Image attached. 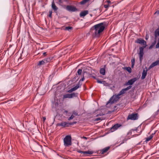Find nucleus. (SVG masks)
<instances>
[{
  "label": "nucleus",
  "instance_id": "1",
  "mask_svg": "<svg viewBox=\"0 0 159 159\" xmlns=\"http://www.w3.org/2000/svg\"><path fill=\"white\" fill-rule=\"evenodd\" d=\"M105 28L104 22L99 23L95 25L92 27L90 30V32L94 37H98L99 36L100 33L102 32Z\"/></svg>",
  "mask_w": 159,
  "mask_h": 159
},
{
  "label": "nucleus",
  "instance_id": "2",
  "mask_svg": "<svg viewBox=\"0 0 159 159\" xmlns=\"http://www.w3.org/2000/svg\"><path fill=\"white\" fill-rule=\"evenodd\" d=\"M135 43L145 45L144 46L141 47L139 48V60L140 61H141L143 60V56L144 54L143 50L146 46V43L144 40L142 39H137L135 41Z\"/></svg>",
  "mask_w": 159,
  "mask_h": 159
},
{
  "label": "nucleus",
  "instance_id": "3",
  "mask_svg": "<svg viewBox=\"0 0 159 159\" xmlns=\"http://www.w3.org/2000/svg\"><path fill=\"white\" fill-rule=\"evenodd\" d=\"M123 94H124V93L121 90L118 94L113 95L107 102V105L109 103H110L111 104L114 103L120 98V96Z\"/></svg>",
  "mask_w": 159,
  "mask_h": 159
},
{
  "label": "nucleus",
  "instance_id": "4",
  "mask_svg": "<svg viewBox=\"0 0 159 159\" xmlns=\"http://www.w3.org/2000/svg\"><path fill=\"white\" fill-rule=\"evenodd\" d=\"M71 138L70 135H66L64 139V145L66 147H68L71 145Z\"/></svg>",
  "mask_w": 159,
  "mask_h": 159
},
{
  "label": "nucleus",
  "instance_id": "5",
  "mask_svg": "<svg viewBox=\"0 0 159 159\" xmlns=\"http://www.w3.org/2000/svg\"><path fill=\"white\" fill-rule=\"evenodd\" d=\"M138 118V116L137 113H132L128 115L127 119L135 120H137Z\"/></svg>",
  "mask_w": 159,
  "mask_h": 159
},
{
  "label": "nucleus",
  "instance_id": "6",
  "mask_svg": "<svg viewBox=\"0 0 159 159\" xmlns=\"http://www.w3.org/2000/svg\"><path fill=\"white\" fill-rule=\"evenodd\" d=\"M66 10L70 12H75L77 11V9L73 6L67 5L66 7Z\"/></svg>",
  "mask_w": 159,
  "mask_h": 159
},
{
  "label": "nucleus",
  "instance_id": "7",
  "mask_svg": "<svg viewBox=\"0 0 159 159\" xmlns=\"http://www.w3.org/2000/svg\"><path fill=\"white\" fill-rule=\"evenodd\" d=\"M137 79H138L137 78H134L133 79L129 80L128 81L125 83V85H131L133 84L134 83V82L137 80Z\"/></svg>",
  "mask_w": 159,
  "mask_h": 159
},
{
  "label": "nucleus",
  "instance_id": "8",
  "mask_svg": "<svg viewBox=\"0 0 159 159\" xmlns=\"http://www.w3.org/2000/svg\"><path fill=\"white\" fill-rule=\"evenodd\" d=\"M81 84H80V83H78L74 87L71 88L68 92H71L74 91L78 88H80L81 87Z\"/></svg>",
  "mask_w": 159,
  "mask_h": 159
},
{
  "label": "nucleus",
  "instance_id": "9",
  "mask_svg": "<svg viewBox=\"0 0 159 159\" xmlns=\"http://www.w3.org/2000/svg\"><path fill=\"white\" fill-rule=\"evenodd\" d=\"M121 125L120 124H117L114 125L111 129V132H113L120 127Z\"/></svg>",
  "mask_w": 159,
  "mask_h": 159
},
{
  "label": "nucleus",
  "instance_id": "10",
  "mask_svg": "<svg viewBox=\"0 0 159 159\" xmlns=\"http://www.w3.org/2000/svg\"><path fill=\"white\" fill-rule=\"evenodd\" d=\"M159 65V59L157 60L155 62L152 63L149 66V69H150L155 66H157Z\"/></svg>",
  "mask_w": 159,
  "mask_h": 159
},
{
  "label": "nucleus",
  "instance_id": "11",
  "mask_svg": "<svg viewBox=\"0 0 159 159\" xmlns=\"http://www.w3.org/2000/svg\"><path fill=\"white\" fill-rule=\"evenodd\" d=\"M68 124L67 122H63L59 123H58L57 124V126H62L64 127H68Z\"/></svg>",
  "mask_w": 159,
  "mask_h": 159
},
{
  "label": "nucleus",
  "instance_id": "12",
  "mask_svg": "<svg viewBox=\"0 0 159 159\" xmlns=\"http://www.w3.org/2000/svg\"><path fill=\"white\" fill-rule=\"evenodd\" d=\"M51 7L55 11H57L58 9V8L55 4L54 0L52 2Z\"/></svg>",
  "mask_w": 159,
  "mask_h": 159
},
{
  "label": "nucleus",
  "instance_id": "13",
  "mask_svg": "<svg viewBox=\"0 0 159 159\" xmlns=\"http://www.w3.org/2000/svg\"><path fill=\"white\" fill-rule=\"evenodd\" d=\"M157 131H155L154 133H152L151 135L149 136L146 138V141L147 142L149 141L153 137L154 135L156 134V133Z\"/></svg>",
  "mask_w": 159,
  "mask_h": 159
},
{
  "label": "nucleus",
  "instance_id": "14",
  "mask_svg": "<svg viewBox=\"0 0 159 159\" xmlns=\"http://www.w3.org/2000/svg\"><path fill=\"white\" fill-rule=\"evenodd\" d=\"M88 13V11L87 10H84L81 11L80 14V17H84Z\"/></svg>",
  "mask_w": 159,
  "mask_h": 159
},
{
  "label": "nucleus",
  "instance_id": "15",
  "mask_svg": "<svg viewBox=\"0 0 159 159\" xmlns=\"http://www.w3.org/2000/svg\"><path fill=\"white\" fill-rule=\"evenodd\" d=\"M147 75V70H145L144 69L143 70V72L142 73V75L141 77V79L142 80H143L145 78L146 76Z\"/></svg>",
  "mask_w": 159,
  "mask_h": 159
},
{
  "label": "nucleus",
  "instance_id": "16",
  "mask_svg": "<svg viewBox=\"0 0 159 159\" xmlns=\"http://www.w3.org/2000/svg\"><path fill=\"white\" fill-rule=\"evenodd\" d=\"M132 87V86L131 85H129L126 88L122 89L121 90V91L123 92V93L124 94L125 93L126 91L129 89H130Z\"/></svg>",
  "mask_w": 159,
  "mask_h": 159
},
{
  "label": "nucleus",
  "instance_id": "17",
  "mask_svg": "<svg viewBox=\"0 0 159 159\" xmlns=\"http://www.w3.org/2000/svg\"><path fill=\"white\" fill-rule=\"evenodd\" d=\"M110 147H106L101 151V152L102 154H103L104 153L106 152L109 149Z\"/></svg>",
  "mask_w": 159,
  "mask_h": 159
},
{
  "label": "nucleus",
  "instance_id": "18",
  "mask_svg": "<svg viewBox=\"0 0 159 159\" xmlns=\"http://www.w3.org/2000/svg\"><path fill=\"white\" fill-rule=\"evenodd\" d=\"M79 152L81 153L82 152L84 154H93V152L92 151H84V152H82V151H79L78 152Z\"/></svg>",
  "mask_w": 159,
  "mask_h": 159
},
{
  "label": "nucleus",
  "instance_id": "19",
  "mask_svg": "<svg viewBox=\"0 0 159 159\" xmlns=\"http://www.w3.org/2000/svg\"><path fill=\"white\" fill-rule=\"evenodd\" d=\"M155 37L157 38V36L159 35V26L158 28L155 30Z\"/></svg>",
  "mask_w": 159,
  "mask_h": 159
},
{
  "label": "nucleus",
  "instance_id": "20",
  "mask_svg": "<svg viewBox=\"0 0 159 159\" xmlns=\"http://www.w3.org/2000/svg\"><path fill=\"white\" fill-rule=\"evenodd\" d=\"M100 74L102 75H104L105 74V70L104 68H101L100 70Z\"/></svg>",
  "mask_w": 159,
  "mask_h": 159
},
{
  "label": "nucleus",
  "instance_id": "21",
  "mask_svg": "<svg viewBox=\"0 0 159 159\" xmlns=\"http://www.w3.org/2000/svg\"><path fill=\"white\" fill-rule=\"evenodd\" d=\"M78 95V93H73L71 94H70L71 98H73L74 97H77Z\"/></svg>",
  "mask_w": 159,
  "mask_h": 159
},
{
  "label": "nucleus",
  "instance_id": "22",
  "mask_svg": "<svg viewBox=\"0 0 159 159\" xmlns=\"http://www.w3.org/2000/svg\"><path fill=\"white\" fill-rule=\"evenodd\" d=\"M63 99H65V98H70V94H66L63 95Z\"/></svg>",
  "mask_w": 159,
  "mask_h": 159
},
{
  "label": "nucleus",
  "instance_id": "23",
  "mask_svg": "<svg viewBox=\"0 0 159 159\" xmlns=\"http://www.w3.org/2000/svg\"><path fill=\"white\" fill-rule=\"evenodd\" d=\"M44 61L43 60L40 61L38 63L37 65L39 66H41V65H43L45 63Z\"/></svg>",
  "mask_w": 159,
  "mask_h": 159
},
{
  "label": "nucleus",
  "instance_id": "24",
  "mask_svg": "<svg viewBox=\"0 0 159 159\" xmlns=\"http://www.w3.org/2000/svg\"><path fill=\"white\" fill-rule=\"evenodd\" d=\"M125 69L129 73H130L131 72V69L130 67H125Z\"/></svg>",
  "mask_w": 159,
  "mask_h": 159
},
{
  "label": "nucleus",
  "instance_id": "25",
  "mask_svg": "<svg viewBox=\"0 0 159 159\" xmlns=\"http://www.w3.org/2000/svg\"><path fill=\"white\" fill-rule=\"evenodd\" d=\"M89 0H83L80 2V3L81 4L83 5L89 1Z\"/></svg>",
  "mask_w": 159,
  "mask_h": 159
},
{
  "label": "nucleus",
  "instance_id": "26",
  "mask_svg": "<svg viewBox=\"0 0 159 159\" xmlns=\"http://www.w3.org/2000/svg\"><path fill=\"white\" fill-rule=\"evenodd\" d=\"M51 60V59L50 58H46L44 59L43 61H44V63H46L49 62Z\"/></svg>",
  "mask_w": 159,
  "mask_h": 159
},
{
  "label": "nucleus",
  "instance_id": "27",
  "mask_svg": "<svg viewBox=\"0 0 159 159\" xmlns=\"http://www.w3.org/2000/svg\"><path fill=\"white\" fill-rule=\"evenodd\" d=\"M72 29V27L70 26H66L65 28V30H66L69 31L70 30H71Z\"/></svg>",
  "mask_w": 159,
  "mask_h": 159
},
{
  "label": "nucleus",
  "instance_id": "28",
  "mask_svg": "<svg viewBox=\"0 0 159 159\" xmlns=\"http://www.w3.org/2000/svg\"><path fill=\"white\" fill-rule=\"evenodd\" d=\"M77 122L76 121L73 122H72L69 123L67 122V124H68V127H69L70 125H73L74 124H76Z\"/></svg>",
  "mask_w": 159,
  "mask_h": 159
},
{
  "label": "nucleus",
  "instance_id": "29",
  "mask_svg": "<svg viewBox=\"0 0 159 159\" xmlns=\"http://www.w3.org/2000/svg\"><path fill=\"white\" fill-rule=\"evenodd\" d=\"M132 67H133L135 63V59L133 58L131 60Z\"/></svg>",
  "mask_w": 159,
  "mask_h": 159
},
{
  "label": "nucleus",
  "instance_id": "30",
  "mask_svg": "<svg viewBox=\"0 0 159 159\" xmlns=\"http://www.w3.org/2000/svg\"><path fill=\"white\" fill-rule=\"evenodd\" d=\"M72 115L74 116H77L78 115V113L77 111H73L72 112Z\"/></svg>",
  "mask_w": 159,
  "mask_h": 159
},
{
  "label": "nucleus",
  "instance_id": "31",
  "mask_svg": "<svg viewBox=\"0 0 159 159\" xmlns=\"http://www.w3.org/2000/svg\"><path fill=\"white\" fill-rule=\"evenodd\" d=\"M86 73L85 72H84L83 73V77L82 78H81L79 81V83H80V81H83L84 80V73Z\"/></svg>",
  "mask_w": 159,
  "mask_h": 159
},
{
  "label": "nucleus",
  "instance_id": "32",
  "mask_svg": "<svg viewBox=\"0 0 159 159\" xmlns=\"http://www.w3.org/2000/svg\"><path fill=\"white\" fill-rule=\"evenodd\" d=\"M82 72V70L79 69L77 71V73L79 75H80Z\"/></svg>",
  "mask_w": 159,
  "mask_h": 159
},
{
  "label": "nucleus",
  "instance_id": "33",
  "mask_svg": "<svg viewBox=\"0 0 159 159\" xmlns=\"http://www.w3.org/2000/svg\"><path fill=\"white\" fill-rule=\"evenodd\" d=\"M97 82L100 84H104V83L105 82V81H102L101 80H99L98 79H97Z\"/></svg>",
  "mask_w": 159,
  "mask_h": 159
},
{
  "label": "nucleus",
  "instance_id": "34",
  "mask_svg": "<svg viewBox=\"0 0 159 159\" xmlns=\"http://www.w3.org/2000/svg\"><path fill=\"white\" fill-rule=\"evenodd\" d=\"M128 140L127 139H125L122 140V142H121L120 144L119 145V146H120L121 144H123L125 142H126L127 140Z\"/></svg>",
  "mask_w": 159,
  "mask_h": 159
},
{
  "label": "nucleus",
  "instance_id": "35",
  "mask_svg": "<svg viewBox=\"0 0 159 159\" xmlns=\"http://www.w3.org/2000/svg\"><path fill=\"white\" fill-rule=\"evenodd\" d=\"M74 117V115H73L72 114V115L69 118H68V120H71L72 119H73Z\"/></svg>",
  "mask_w": 159,
  "mask_h": 159
},
{
  "label": "nucleus",
  "instance_id": "36",
  "mask_svg": "<svg viewBox=\"0 0 159 159\" xmlns=\"http://www.w3.org/2000/svg\"><path fill=\"white\" fill-rule=\"evenodd\" d=\"M52 10H50L49 11V16L50 18L52 17Z\"/></svg>",
  "mask_w": 159,
  "mask_h": 159
},
{
  "label": "nucleus",
  "instance_id": "37",
  "mask_svg": "<svg viewBox=\"0 0 159 159\" xmlns=\"http://www.w3.org/2000/svg\"><path fill=\"white\" fill-rule=\"evenodd\" d=\"M58 2L60 5H61L63 4V2L62 0H59Z\"/></svg>",
  "mask_w": 159,
  "mask_h": 159
},
{
  "label": "nucleus",
  "instance_id": "38",
  "mask_svg": "<svg viewBox=\"0 0 159 159\" xmlns=\"http://www.w3.org/2000/svg\"><path fill=\"white\" fill-rule=\"evenodd\" d=\"M102 120V119H101V118H98L95 119L94 120V121H98L99 120Z\"/></svg>",
  "mask_w": 159,
  "mask_h": 159
},
{
  "label": "nucleus",
  "instance_id": "39",
  "mask_svg": "<svg viewBox=\"0 0 159 159\" xmlns=\"http://www.w3.org/2000/svg\"><path fill=\"white\" fill-rule=\"evenodd\" d=\"M159 112V109L155 112L154 115L155 116L157 115L158 114Z\"/></svg>",
  "mask_w": 159,
  "mask_h": 159
},
{
  "label": "nucleus",
  "instance_id": "40",
  "mask_svg": "<svg viewBox=\"0 0 159 159\" xmlns=\"http://www.w3.org/2000/svg\"><path fill=\"white\" fill-rule=\"evenodd\" d=\"M159 47V42L158 41V42L157 43V44H156V48H158Z\"/></svg>",
  "mask_w": 159,
  "mask_h": 159
},
{
  "label": "nucleus",
  "instance_id": "41",
  "mask_svg": "<svg viewBox=\"0 0 159 159\" xmlns=\"http://www.w3.org/2000/svg\"><path fill=\"white\" fill-rule=\"evenodd\" d=\"M104 7L105 8H107L109 7V5L105 4L104 5Z\"/></svg>",
  "mask_w": 159,
  "mask_h": 159
},
{
  "label": "nucleus",
  "instance_id": "42",
  "mask_svg": "<svg viewBox=\"0 0 159 159\" xmlns=\"http://www.w3.org/2000/svg\"><path fill=\"white\" fill-rule=\"evenodd\" d=\"M138 127L137 128H136L134 129H132V130H133V131H136V132H137V130H138Z\"/></svg>",
  "mask_w": 159,
  "mask_h": 159
},
{
  "label": "nucleus",
  "instance_id": "43",
  "mask_svg": "<svg viewBox=\"0 0 159 159\" xmlns=\"http://www.w3.org/2000/svg\"><path fill=\"white\" fill-rule=\"evenodd\" d=\"M155 14H157V15H158L159 14V10H157V11L155 13Z\"/></svg>",
  "mask_w": 159,
  "mask_h": 159
},
{
  "label": "nucleus",
  "instance_id": "44",
  "mask_svg": "<svg viewBox=\"0 0 159 159\" xmlns=\"http://www.w3.org/2000/svg\"><path fill=\"white\" fill-rule=\"evenodd\" d=\"M43 122H44L45 121V120L46 119V117H43Z\"/></svg>",
  "mask_w": 159,
  "mask_h": 159
},
{
  "label": "nucleus",
  "instance_id": "45",
  "mask_svg": "<svg viewBox=\"0 0 159 159\" xmlns=\"http://www.w3.org/2000/svg\"><path fill=\"white\" fill-rule=\"evenodd\" d=\"M132 134V132L131 130H130L127 134V135L131 134Z\"/></svg>",
  "mask_w": 159,
  "mask_h": 159
},
{
  "label": "nucleus",
  "instance_id": "46",
  "mask_svg": "<svg viewBox=\"0 0 159 159\" xmlns=\"http://www.w3.org/2000/svg\"><path fill=\"white\" fill-rule=\"evenodd\" d=\"M104 114H98L97 116H103V115Z\"/></svg>",
  "mask_w": 159,
  "mask_h": 159
},
{
  "label": "nucleus",
  "instance_id": "47",
  "mask_svg": "<svg viewBox=\"0 0 159 159\" xmlns=\"http://www.w3.org/2000/svg\"><path fill=\"white\" fill-rule=\"evenodd\" d=\"M107 2L108 4H110L111 3V2L110 0H108Z\"/></svg>",
  "mask_w": 159,
  "mask_h": 159
},
{
  "label": "nucleus",
  "instance_id": "48",
  "mask_svg": "<svg viewBox=\"0 0 159 159\" xmlns=\"http://www.w3.org/2000/svg\"><path fill=\"white\" fill-rule=\"evenodd\" d=\"M92 77H93V78H94V79H96V80H97V78H96V77H95V76H92Z\"/></svg>",
  "mask_w": 159,
  "mask_h": 159
},
{
  "label": "nucleus",
  "instance_id": "49",
  "mask_svg": "<svg viewBox=\"0 0 159 159\" xmlns=\"http://www.w3.org/2000/svg\"><path fill=\"white\" fill-rule=\"evenodd\" d=\"M63 1L65 2H67V0H63Z\"/></svg>",
  "mask_w": 159,
  "mask_h": 159
},
{
  "label": "nucleus",
  "instance_id": "50",
  "mask_svg": "<svg viewBox=\"0 0 159 159\" xmlns=\"http://www.w3.org/2000/svg\"><path fill=\"white\" fill-rule=\"evenodd\" d=\"M46 54V52H44V53H43V55H45V54Z\"/></svg>",
  "mask_w": 159,
  "mask_h": 159
},
{
  "label": "nucleus",
  "instance_id": "51",
  "mask_svg": "<svg viewBox=\"0 0 159 159\" xmlns=\"http://www.w3.org/2000/svg\"><path fill=\"white\" fill-rule=\"evenodd\" d=\"M22 126L24 127V125L23 124H22Z\"/></svg>",
  "mask_w": 159,
  "mask_h": 159
},
{
  "label": "nucleus",
  "instance_id": "52",
  "mask_svg": "<svg viewBox=\"0 0 159 159\" xmlns=\"http://www.w3.org/2000/svg\"><path fill=\"white\" fill-rule=\"evenodd\" d=\"M56 105H57V106L58 105V104L57 103H57L56 104Z\"/></svg>",
  "mask_w": 159,
  "mask_h": 159
},
{
  "label": "nucleus",
  "instance_id": "53",
  "mask_svg": "<svg viewBox=\"0 0 159 159\" xmlns=\"http://www.w3.org/2000/svg\"><path fill=\"white\" fill-rule=\"evenodd\" d=\"M65 112H66L67 113L68 111H66Z\"/></svg>",
  "mask_w": 159,
  "mask_h": 159
},
{
  "label": "nucleus",
  "instance_id": "54",
  "mask_svg": "<svg viewBox=\"0 0 159 159\" xmlns=\"http://www.w3.org/2000/svg\"><path fill=\"white\" fill-rule=\"evenodd\" d=\"M156 41H154V44L156 43Z\"/></svg>",
  "mask_w": 159,
  "mask_h": 159
},
{
  "label": "nucleus",
  "instance_id": "55",
  "mask_svg": "<svg viewBox=\"0 0 159 159\" xmlns=\"http://www.w3.org/2000/svg\"><path fill=\"white\" fill-rule=\"evenodd\" d=\"M84 138H86V137H84Z\"/></svg>",
  "mask_w": 159,
  "mask_h": 159
},
{
  "label": "nucleus",
  "instance_id": "56",
  "mask_svg": "<svg viewBox=\"0 0 159 159\" xmlns=\"http://www.w3.org/2000/svg\"><path fill=\"white\" fill-rule=\"evenodd\" d=\"M53 123H54V122H53V123H52V125H53Z\"/></svg>",
  "mask_w": 159,
  "mask_h": 159
}]
</instances>
